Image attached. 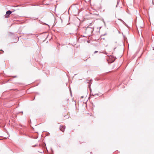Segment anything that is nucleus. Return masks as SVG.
I'll return each mask as SVG.
<instances>
[{
	"instance_id": "obj_2",
	"label": "nucleus",
	"mask_w": 154,
	"mask_h": 154,
	"mask_svg": "<svg viewBox=\"0 0 154 154\" xmlns=\"http://www.w3.org/2000/svg\"><path fill=\"white\" fill-rule=\"evenodd\" d=\"M12 13V12L10 11H7L6 12V14L5 15V18H8L9 17V15L11 14Z\"/></svg>"
},
{
	"instance_id": "obj_4",
	"label": "nucleus",
	"mask_w": 154,
	"mask_h": 154,
	"mask_svg": "<svg viewBox=\"0 0 154 154\" xmlns=\"http://www.w3.org/2000/svg\"><path fill=\"white\" fill-rule=\"evenodd\" d=\"M97 51H95L94 52V53H97Z\"/></svg>"
},
{
	"instance_id": "obj_1",
	"label": "nucleus",
	"mask_w": 154,
	"mask_h": 154,
	"mask_svg": "<svg viewBox=\"0 0 154 154\" xmlns=\"http://www.w3.org/2000/svg\"><path fill=\"white\" fill-rule=\"evenodd\" d=\"M136 25L137 28H142L144 27V24L143 21H141L136 23Z\"/></svg>"
},
{
	"instance_id": "obj_3",
	"label": "nucleus",
	"mask_w": 154,
	"mask_h": 154,
	"mask_svg": "<svg viewBox=\"0 0 154 154\" xmlns=\"http://www.w3.org/2000/svg\"><path fill=\"white\" fill-rule=\"evenodd\" d=\"M60 129L61 131L63 132L64 131L65 127L64 126H60Z\"/></svg>"
}]
</instances>
